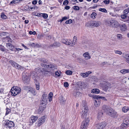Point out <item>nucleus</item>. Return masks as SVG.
Masks as SVG:
<instances>
[{
    "instance_id": "nucleus-19",
    "label": "nucleus",
    "mask_w": 129,
    "mask_h": 129,
    "mask_svg": "<svg viewBox=\"0 0 129 129\" xmlns=\"http://www.w3.org/2000/svg\"><path fill=\"white\" fill-rule=\"evenodd\" d=\"M10 62L11 64L13 67L16 68H18V66H19V65L17 64V63L12 60H10Z\"/></svg>"
},
{
    "instance_id": "nucleus-57",
    "label": "nucleus",
    "mask_w": 129,
    "mask_h": 129,
    "mask_svg": "<svg viewBox=\"0 0 129 129\" xmlns=\"http://www.w3.org/2000/svg\"><path fill=\"white\" fill-rule=\"evenodd\" d=\"M16 2V1H15V0H13V1H11L10 3V4H15L16 3H17L18 2Z\"/></svg>"
},
{
    "instance_id": "nucleus-64",
    "label": "nucleus",
    "mask_w": 129,
    "mask_h": 129,
    "mask_svg": "<svg viewBox=\"0 0 129 129\" xmlns=\"http://www.w3.org/2000/svg\"><path fill=\"white\" fill-rule=\"evenodd\" d=\"M7 34V33H6L4 32V33H2L1 34V35H2L4 36V35H6V34Z\"/></svg>"
},
{
    "instance_id": "nucleus-24",
    "label": "nucleus",
    "mask_w": 129,
    "mask_h": 129,
    "mask_svg": "<svg viewBox=\"0 0 129 129\" xmlns=\"http://www.w3.org/2000/svg\"><path fill=\"white\" fill-rule=\"evenodd\" d=\"M120 72L123 74L129 73V69H123L120 71Z\"/></svg>"
},
{
    "instance_id": "nucleus-11",
    "label": "nucleus",
    "mask_w": 129,
    "mask_h": 129,
    "mask_svg": "<svg viewBox=\"0 0 129 129\" xmlns=\"http://www.w3.org/2000/svg\"><path fill=\"white\" fill-rule=\"evenodd\" d=\"M107 125L106 123L103 122L101 123L98 124L96 125V129H103Z\"/></svg>"
},
{
    "instance_id": "nucleus-20",
    "label": "nucleus",
    "mask_w": 129,
    "mask_h": 129,
    "mask_svg": "<svg viewBox=\"0 0 129 129\" xmlns=\"http://www.w3.org/2000/svg\"><path fill=\"white\" fill-rule=\"evenodd\" d=\"M83 55L86 59H90L91 58L89 53L87 52H86L84 53Z\"/></svg>"
},
{
    "instance_id": "nucleus-39",
    "label": "nucleus",
    "mask_w": 129,
    "mask_h": 129,
    "mask_svg": "<svg viewBox=\"0 0 129 129\" xmlns=\"http://www.w3.org/2000/svg\"><path fill=\"white\" fill-rule=\"evenodd\" d=\"M0 50L3 51H5L4 47L2 45H0Z\"/></svg>"
},
{
    "instance_id": "nucleus-54",
    "label": "nucleus",
    "mask_w": 129,
    "mask_h": 129,
    "mask_svg": "<svg viewBox=\"0 0 129 129\" xmlns=\"http://www.w3.org/2000/svg\"><path fill=\"white\" fill-rule=\"evenodd\" d=\"M55 74L57 77H59L60 76V74L58 71L55 72Z\"/></svg>"
},
{
    "instance_id": "nucleus-30",
    "label": "nucleus",
    "mask_w": 129,
    "mask_h": 129,
    "mask_svg": "<svg viewBox=\"0 0 129 129\" xmlns=\"http://www.w3.org/2000/svg\"><path fill=\"white\" fill-rule=\"evenodd\" d=\"M1 17L4 19H5L7 18V17L3 13H1Z\"/></svg>"
},
{
    "instance_id": "nucleus-31",
    "label": "nucleus",
    "mask_w": 129,
    "mask_h": 129,
    "mask_svg": "<svg viewBox=\"0 0 129 129\" xmlns=\"http://www.w3.org/2000/svg\"><path fill=\"white\" fill-rule=\"evenodd\" d=\"M103 115V113L101 112H99L98 115V118L99 119H100L102 117Z\"/></svg>"
},
{
    "instance_id": "nucleus-12",
    "label": "nucleus",
    "mask_w": 129,
    "mask_h": 129,
    "mask_svg": "<svg viewBox=\"0 0 129 129\" xmlns=\"http://www.w3.org/2000/svg\"><path fill=\"white\" fill-rule=\"evenodd\" d=\"M45 118L44 116L39 118V121L37 124V125L38 126H40L45 122Z\"/></svg>"
},
{
    "instance_id": "nucleus-56",
    "label": "nucleus",
    "mask_w": 129,
    "mask_h": 129,
    "mask_svg": "<svg viewBox=\"0 0 129 129\" xmlns=\"http://www.w3.org/2000/svg\"><path fill=\"white\" fill-rule=\"evenodd\" d=\"M11 44L10 43H8L6 44V46L8 48L10 46Z\"/></svg>"
},
{
    "instance_id": "nucleus-46",
    "label": "nucleus",
    "mask_w": 129,
    "mask_h": 129,
    "mask_svg": "<svg viewBox=\"0 0 129 129\" xmlns=\"http://www.w3.org/2000/svg\"><path fill=\"white\" fill-rule=\"evenodd\" d=\"M42 16L45 19L47 18L48 17V15L46 14H42Z\"/></svg>"
},
{
    "instance_id": "nucleus-41",
    "label": "nucleus",
    "mask_w": 129,
    "mask_h": 129,
    "mask_svg": "<svg viewBox=\"0 0 129 129\" xmlns=\"http://www.w3.org/2000/svg\"><path fill=\"white\" fill-rule=\"evenodd\" d=\"M72 72L70 70H68L66 72V73L68 75H70L72 74Z\"/></svg>"
},
{
    "instance_id": "nucleus-45",
    "label": "nucleus",
    "mask_w": 129,
    "mask_h": 129,
    "mask_svg": "<svg viewBox=\"0 0 129 129\" xmlns=\"http://www.w3.org/2000/svg\"><path fill=\"white\" fill-rule=\"evenodd\" d=\"M93 98L94 99H96V100H99L98 99H101V96H100L99 95H95L93 97Z\"/></svg>"
},
{
    "instance_id": "nucleus-37",
    "label": "nucleus",
    "mask_w": 129,
    "mask_h": 129,
    "mask_svg": "<svg viewBox=\"0 0 129 129\" xmlns=\"http://www.w3.org/2000/svg\"><path fill=\"white\" fill-rule=\"evenodd\" d=\"M35 83L36 85V89L37 90H39V89L40 83H38L37 82H35Z\"/></svg>"
},
{
    "instance_id": "nucleus-40",
    "label": "nucleus",
    "mask_w": 129,
    "mask_h": 129,
    "mask_svg": "<svg viewBox=\"0 0 129 129\" xmlns=\"http://www.w3.org/2000/svg\"><path fill=\"white\" fill-rule=\"evenodd\" d=\"M111 87V85L110 84H108L105 86V88L106 90H107L109 88H110Z\"/></svg>"
},
{
    "instance_id": "nucleus-1",
    "label": "nucleus",
    "mask_w": 129,
    "mask_h": 129,
    "mask_svg": "<svg viewBox=\"0 0 129 129\" xmlns=\"http://www.w3.org/2000/svg\"><path fill=\"white\" fill-rule=\"evenodd\" d=\"M105 23L108 24L110 26L114 28H117L119 26V24L117 21L111 19L106 20Z\"/></svg>"
},
{
    "instance_id": "nucleus-58",
    "label": "nucleus",
    "mask_w": 129,
    "mask_h": 129,
    "mask_svg": "<svg viewBox=\"0 0 129 129\" xmlns=\"http://www.w3.org/2000/svg\"><path fill=\"white\" fill-rule=\"evenodd\" d=\"M37 3V1L36 0H34L33 1L32 4L34 5L36 4Z\"/></svg>"
},
{
    "instance_id": "nucleus-59",
    "label": "nucleus",
    "mask_w": 129,
    "mask_h": 129,
    "mask_svg": "<svg viewBox=\"0 0 129 129\" xmlns=\"http://www.w3.org/2000/svg\"><path fill=\"white\" fill-rule=\"evenodd\" d=\"M65 8L66 10H69L70 8V7L68 6H67L65 7Z\"/></svg>"
},
{
    "instance_id": "nucleus-55",
    "label": "nucleus",
    "mask_w": 129,
    "mask_h": 129,
    "mask_svg": "<svg viewBox=\"0 0 129 129\" xmlns=\"http://www.w3.org/2000/svg\"><path fill=\"white\" fill-rule=\"evenodd\" d=\"M10 110L9 109H7L6 112V114H8L9 113L10 111Z\"/></svg>"
},
{
    "instance_id": "nucleus-21",
    "label": "nucleus",
    "mask_w": 129,
    "mask_h": 129,
    "mask_svg": "<svg viewBox=\"0 0 129 129\" xmlns=\"http://www.w3.org/2000/svg\"><path fill=\"white\" fill-rule=\"evenodd\" d=\"M91 72L88 71V72H86L85 73H81L80 75L81 76L85 78L87 77L89 74L91 73Z\"/></svg>"
},
{
    "instance_id": "nucleus-43",
    "label": "nucleus",
    "mask_w": 129,
    "mask_h": 129,
    "mask_svg": "<svg viewBox=\"0 0 129 129\" xmlns=\"http://www.w3.org/2000/svg\"><path fill=\"white\" fill-rule=\"evenodd\" d=\"M117 37L118 39H121L122 38V35L120 34H119L117 35Z\"/></svg>"
},
{
    "instance_id": "nucleus-2",
    "label": "nucleus",
    "mask_w": 129,
    "mask_h": 129,
    "mask_svg": "<svg viewBox=\"0 0 129 129\" xmlns=\"http://www.w3.org/2000/svg\"><path fill=\"white\" fill-rule=\"evenodd\" d=\"M21 90L20 88L17 86H14L11 89V94L13 96H15L20 92Z\"/></svg>"
},
{
    "instance_id": "nucleus-6",
    "label": "nucleus",
    "mask_w": 129,
    "mask_h": 129,
    "mask_svg": "<svg viewBox=\"0 0 129 129\" xmlns=\"http://www.w3.org/2000/svg\"><path fill=\"white\" fill-rule=\"evenodd\" d=\"M129 125V118H126L124 120L121 126V129H124L127 127Z\"/></svg>"
},
{
    "instance_id": "nucleus-16",
    "label": "nucleus",
    "mask_w": 129,
    "mask_h": 129,
    "mask_svg": "<svg viewBox=\"0 0 129 129\" xmlns=\"http://www.w3.org/2000/svg\"><path fill=\"white\" fill-rule=\"evenodd\" d=\"M38 118V117L32 116L29 118V122L32 124L36 121Z\"/></svg>"
},
{
    "instance_id": "nucleus-62",
    "label": "nucleus",
    "mask_w": 129,
    "mask_h": 129,
    "mask_svg": "<svg viewBox=\"0 0 129 129\" xmlns=\"http://www.w3.org/2000/svg\"><path fill=\"white\" fill-rule=\"evenodd\" d=\"M22 45L23 47L25 49H28V48L26 46H25L23 44H22Z\"/></svg>"
},
{
    "instance_id": "nucleus-18",
    "label": "nucleus",
    "mask_w": 129,
    "mask_h": 129,
    "mask_svg": "<svg viewBox=\"0 0 129 129\" xmlns=\"http://www.w3.org/2000/svg\"><path fill=\"white\" fill-rule=\"evenodd\" d=\"M122 57L125 59L126 62L129 64V53H123L122 55Z\"/></svg>"
},
{
    "instance_id": "nucleus-49",
    "label": "nucleus",
    "mask_w": 129,
    "mask_h": 129,
    "mask_svg": "<svg viewBox=\"0 0 129 129\" xmlns=\"http://www.w3.org/2000/svg\"><path fill=\"white\" fill-rule=\"evenodd\" d=\"M69 3V2L68 0H65L63 3V4L64 5H67Z\"/></svg>"
},
{
    "instance_id": "nucleus-42",
    "label": "nucleus",
    "mask_w": 129,
    "mask_h": 129,
    "mask_svg": "<svg viewBox=\"0 0 129 129\" xmlns=\"http://www.w3.org/2000/svg\"><path fill=\"white\" fill-rule=\"evenodd\" d=\"M18 68H16V69H18V70H21V71H23L24 69V68L20 66L19 65V66H18Z\"/></svg>"
},
{
    "instance_id": "nucleus-22",
    "label": "nucleus",
    "mask_w": 129,
    "mask_h": 129,
    "mask_svg": "<svg viewBox=\"0 0 129 129\" xmlns=\"http://www.w3.org/2000/svg\"><path fill=\"white\" fill-rule=\"evenodd\" d=\"M60 45V43L58 42H56L54 43L53 44L50 45V47H59Z\"/></svg>"
},
{
    "instance_id": "nucleus-53",
    "label": "nucleus",
    "mask_w": 129,
    "mask_h": 129,
    "mask_svg": "<svg viewBox=\"0 0 129 129\" xmlns=\"http://www.w3.org/2000/svg\"><path fill=\"white\" fill-rule=\"evenodd\" d=\"M42 13H37V14L36 13L35 15L39 17H41L42 16Z\"/></svg>"
},
{
    "instance_id": "nucleus-25",
    "label": "nucleus",
    "mask_w": 129,
    "mask_h": 129,
    "mask_svg": "<svg viewBox=\"0 0 129 129\" xmlns=\"http://www.w3.org/2000/svg\"><path fill=\"white\" fill-rule=\"evenodd\" d=\"M100 92L99 89L97 88H95L92 90L91 92L92 93H99Z\"/></svg>"
},
{
    "instance_id": "nucleus-4",
    "label": "nucleus",
    "mask_w": 129,
    "mask_h": 129,
    "mask_svg": "<svg viewBox=\"0 0 129 129\" xmlns=\"http://www.w3.org/2000/svg\"><path fill=\"white\" fill-rule=\"evenodd\" d=\"M61 42L67 45H69L71 47H73L75 45V42L72 41L70 39H62L61 41Z\"/></svg>"
},
{
    "instance_id": "nucleus-36",
    "label": "nucleus",
    "mask_w": 129,
    "mask_h": 129,
    "mask_svg": "<svg viewBox=\"0 0 129 129\" xmlns=\"http://www.w3.org/2000/svg\"><path fill=\"white\" fill-rule=\"evenodd\" d=\"M114 52L115 54H119L120 55H121L122 54V52L120 51L115 50Z\"/></svg>"
},
{
    "instance_id": "nucleus-48",
    "label": "nucleus",
    "mask_w": 129,
    "mask_h": 129,
    "mask_svg": "<svg viewBox=\"0 0 129 129\" xmlns=\"http://www.w3.org/2000/svg\"><path fill=\"white\" fill-rule=\"evenodd\" d=\"M73 9L76 10H79V8L78 6H75L73 7Z\"/></svg>"
},
{
    "instance_id": "nucleus-9",
    "label": "nucleus",
    "mask_w": 129,
    "mask_h": 129,
    "mask_svg": "<svg viewBox=\"0 0 129 129\" xmlns=\"http://www.w3.org/2000/svg\"><path fill=\"white\" fill-rule=\"evenodd\" d=\"M101 24V22L98 21H94L90 22L89 25L92 27H97L100 26Z\"/></svg>"
},
{
    "instance_id": "nucleus-15",
    "label": "nucleus",
    "mask_w": 129,
    "mask_h": 129,
    "mask_svg": "<svg viewBox=\"0 0 129 129\" xmlns=\"http://www.w3.org/2000/svg\"><path fill=\"white\" fill-rule=\"evenodd\" d=\"M22 79L25 83H28L29 81L30 77L24 74L22 76Z\"/></svg>"
},
{
    "instance_id": "nucleus-5",
    "label": "nucleus",
    "mask_w": 129,
    "mask_h": 129,
    "mask_svg": "<svg viewBox=\"0 0 129 129\" xmlns=\"http://www.w3.org/2000/svg\"><path fill=\"white\" fill-rule=\"evenodd\" d=\"M84 110H83L80 113L81 117L82 118H85L89 114L87 107H84Z\"/></svg>"
},
{
    "instance_id": "nucleus-47",
    "label": "nucleus",
    "mask_w": 129,
    "mask_h": 129,
    "mask_svg": "<svg viewBox=\"0 0 129 129\" xmlns=\"http://www.w3.org/2000/svg\"><path fill=\"white\" fill-rule=\"evenodd\" d=\"M109 0H105L103 1V2L105 4H108L109 3Z\"/></svg>"
},
{
    "instance_id": "nucleus-27",
    "label": "nucleus",
    "mask_w": 129,
    "mask_h": 129,
    "mask_svg": "<svg viewBox=\"0 0 129 129\" xmlns=\"http://www.w3.org/2000/svg\"><path fill=\"white\" fill-rule=\"evenodd\" d=\"M53 96V94L52 92H50L48 95V98L49 99V101L51 102L52 101V98Z\"/></svg>"
},
{
    "instance_id": "nucleus-33",
    "label": "nucleus",
    "mask_w": 129,
    "mask_h": 129,
    "mask_svg": "<svg viewBox=\"0 0 129 129\" xmlns=\"http://www.w3.org/2000/svg\"><path fill=\"white\" fill-rule=\"evenodd\" d=\"M41 61L42 62L41 63V64L43 63L44 64H47L46 63L47 62V60L45 59L44 58H42L41 59Z\"/></svg>"
},
{
    "instance_id": "nucleus-34",
    "label": "nucleus",
    "mask_w": 129,
    "mask_h": 129,
    "mask_svg": "<svg viewBox=\"0 0 129 129\" xmlns=\"http://www.w3.org/2000/svg\"><path fill=\"white\" fill-rule=\"evenodd\" d=\"M24 89L27 91V92L31 91V89L29 88V86H25L24 87Z\"/></svg>"
},
{
    "instance_id": "nucleus-17",
    "label": "nucleus",
    "mask_w": 129,
    "mask_h": 129,
    "mask_svg": "<svg viewBox=\"0 0 129 129\" xmlns=\"http://www.w3.org/2000/svg\"><path fill=\"white\" fill-rule=\"evenodd\" d=\"M120 30L122 32L125 31L127 30V26L125 24H123L119 26Z\"/></svg>"
},
{
    "instance_id": "nucleus-32",
    "label": "nucleus",
    "mask_w": 129,
    "mask_h": 129,
    "mask_svg": "<svg viewBox=\"0 0 129 129\" xmlns=\"http://www.w3.org/2000/svg\"><path fill=\"white\" fill-rule=\"evenodd\" d=\"M129 110L128 108L126 107H124L122 109V110L123 112H126L127 111Z\"/></svg>"
},
{
    "instance_id": "nucleus-51",
    "label": "nucleus",
    "mask_w": 129,
    "mask_h": 129,
    "mask_svg": "<svg viewBox=\"0 0 129 129\" xmlns=\"http://www.w3.org/2000/svg\"><path fill=\"white\" fill-rule=\"evenodd\" d=\"M14 47L11 44V45L10 46V47H9L8 48H9V49H10V50H11L12 51H16L15 50H13V49Z\"/></svg>"
},
{
    "instance_id": "nucleus-50",
    "label": "nucleus",
    "mask_w": 129,
    "mask_h": 129,
    "mask_svg": "<svg viewBox=\"0 0 129 129\" xmlns=\"http://www.w3.org/2000/svg\"><path fill=\"white\" fill-rule=\"evenodd\" d=\"M34 76L35 77V80H36V81H37L38 80H40V78L38 76H35L34 75Z\"/></svg>"
},
{
    "instance_id": "nucleus-38",
    "label": "nucleus",
    "mask_w": 129,
    "mask_h": 129,
    "mask_svg": "<svg viewBox=\"0 0 129 129\" xmlns=\"http://www.w3.org/2000/svg\"><path fill=\"white\" fill-rule=\"evenodd\" d=\"M99 11L107 13V11L106 9L105 8H100L99 9Z\"/></svg>"
},
{
    "instance_id": "nucleus-3",
    "label": "nucleus",
    "mask_w": 129,
    "mask_h": 129,
    "mask_svg": "<svg viewBox=\"0 0 129 129\" xmlns=\"http://www.w3.org/2000/svg\"><path fill=\"white\" fill-rule=\"evenodd\" d=\"M106 111V113L109 116L113 118H115L117 116V112L115 111L113 109L111 108L108 109Z\"/></svg>"
},
{
    "instance_id": "nucleus-29",
    "label": "nucleus",
    "mask_w": 129,
    "mask_h": 129,
    "mask_svg": "<svg viewBox=\"0 0 129 129\" xmlns=\"http://www.w3.org/2000/svg\"><path fill=\"white\" fill-rule=\"evenodd\" d=\"M84 83L83 82H78V85L80 88H82L84 87Z\"/></svg>"
},
{
    "instance_id": "nucleus-14",
    "label": "nucleus",
    "mask_w": 129,
    "mask_h": 129,
    "mask_svg": "<svg viewBox=\"0 0 129 129\" xmlns=\"http://www.w3.org/2000/svg\"><path fill=\"white\" fill-rule=\"evenodd\" d=\"M129 13V7L124 10L123 14L121 16V18L122 19H125L127 18L126 14Z\"/></svg>"
},
{
    "instance_id": "nucleus-28",
    "label": "nucleus",
    "mask_w": 129,
    "mask_h": 129,
    "mask_svg": "<svg viewBox=\"0 0 129 129\" xmlns=\"http://www.w3.org/2000/svg\"><path fill=\"white\" fill-rule=\"evenodd\" d=\"M94 104L95 107H98L100 105V102L99 100H95L94 102Z\"/></svg>"
},
{
    "instance_id": "nucleus-61",
    "label": "nucleus",
    "mask_w": 129,
    "mask_h": 129,
    "mask_svg": "<svg viewBox=\"0 0 129 129\" xmlns=\"http://www.w3.org/2000/svg\"><path fill=\"white\" fill-rule=\"evenodd\" d=\"M62 19L63 20H67L68 19V17H67L65 16L63 17Z\"/></svg>"
},
{
    "instance_id": "nucleus-44",
    "label": "nucleus",
    "mask_w": 129,
    "mask_h": 129,
    "mask_svg": "<svg viewBox=\"0 0 129 129\" xmlns=\"http://www.w3.org/2000/svg\"><path fill=\"white\" fill-rule=\"evenodd\" d=\"M72 22V20L71 19L67 20L65 22L67 24L71 23Z\"/></svg>"
},
{
    "instance_id": "nucleus-13",
    "label": "nucleus",
    "mask_w": 129,
    "mask_h": 129,
    "mask_svg": "<svg viewBox=\"0 0 129 129\" xmlns=\"http://www.w3.org/2000/svg\"><path fill=\"white\" fill-rule=\"evenodd\" d=\"M7 126V127L9 128L13 127L14 126V123L13 122L9 120L7 121L5 124Z\"/></svg>"
},
{
    "instance_id": "nucleus-63",
    "label": "nucleus",
    "mask_w": 129,
    "mask_h": 129,
    "mask_svg": "<svg viewBox=\"0 0 129 129\" xmlns=\"http://www.w3.org/2000/svg\"><path fill=\"white\" fill-rule=\"evenodd\" d=\"M15 49L17 51H19L20 50H22V49H21L19 48H16Z\"/></svg>"
},
{
    "instance_id": "nucleus-8",
    "label": "nucleus",
    "mask_w": 129,
    "mask_h": 129,
    "mask_svg": "<svg viewBox=\"0 0 129 129\" xmlns=\"http://www.w3.org/2000/svg\"><path fill=\"white\" fill-rule=\"evenodd\" d=\"M89 121V119L88 118L83 121L82 123L80 129H86Z\"/></svg>"
},
{
    "instance_id": "nucleus-35",
    "label": "nucleus",
    "mask_w": 129,
    "mask_h": 129,
    "mask_svg": "<svg viewBox=\"0 0 129 129\" xmlns=\"http://www.w3.org/2000/svg\"><path fill=\"white\" fill-rule=\"evenodd\" d=\"M96 14L95 12H93L91 15V17L93 19H94L96 17Z\"/></svg>"
},
{
    "instance_id": "nucleus-52",
    "label": "nucleus",
    "mask_w": 129,
    "mask_h": 129,
    "mask_svg": "<svg viewBox=\"0 0 129 129\" xmlns=\"http://www.w3.org/2000/svg\"><path fill=\"white\" fill-rule=\"evenodd\" d=\"M64 85L65 87H67L69 86V84L67 82H65L64 83Z\"/></svg>"
},
{
    "instance_id": "nucleus-23",
    "label": "nucleus",
    "mask_w": 129,
    "mask_h": 129,
    "mask_svg": "<svg viewBox=\"0 0 129 129\" xmlns=\"http://www.w3.org/2000/svg\"><path fill=\"white\" fill-rule=\"evenodd\" d=\"M46 103L42 104L40 103V108L41 109L42 111H43L46 108Z\"/></svg>"
},
{
    "instance_id": "nucleus-26",
    "label": "nucleus",
    "mask_w": 129,
    "mask_h": 129,
    "mask_svg": "<svg viewBox=\"0 0 129 129\" xmlns=\"http://www.w3.org/2000/svg\"><path fill=\"white\" fill-rule=\"evenodd\" d=\"M110 108H111L110 107H108V106L105 105H104L102 107V109L104 110L105 111L106 113V111L107 110L109 111L108 109H109Z\"/></svg>"
},
{
    "instance_id": "nucleus-10",
    "label": "nucleus",
    "mask_w": 129,
    "mask_h": 129,
    "mask_svg": "<svg viewBox=\"0 0 129 129\" xmlns=\"http://www.w3.org/2000/svg\"><path fill=\"white\" fill-rule=\"evenodd\" d=\"M48 100L47 95L45 93L43 94L42 96L40 103L41 104H45L46 103Z\"/></svg>"
},
{
    "instance_id": "nucleus-7",
    "label": "nucleus",
    "mask_w": 129,
    "mask_h": 129,
    "mask_svg": "<svg viewBox=\"0 0 129 129\" xmlns=\"http://www.w3.org/2000/svg\"><path fill=\"white\" fill-rule=\"evenodd\" d=\"M41 66L45 68H47L48 69H51L52 70L57 69V66L54 65L53 64H44L43 63L41 64Z\"/></svg>"
},
{
    "instance_id": "nucleus-60",
    "label": "nucleus",
    "mask_w": 129,
    "mask_h": 129,
    "mask_svg": "<svg viewBox=\"0 0 129 129\" xmlns=\"http://www.w3.org/2000/svg\"><path fill=\"white\" fill-rule=\"evenodd\" d=\"M77 40V38L76 37V36H74L73 38V41H74H74H75V42Z\"/></svg>"
}]
</instances>
